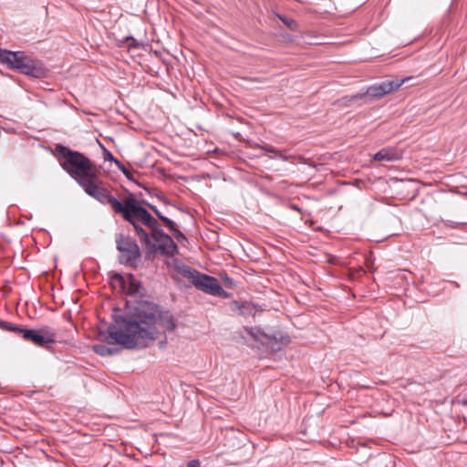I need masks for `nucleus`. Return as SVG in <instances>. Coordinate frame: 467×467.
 <instances>
[{
    "label": "nucleus",
    "mask_w": 467,
    "mask_h": 467,
    "mask_svg": "<svg viewBox=\"0 0 467 467\" xmlns=\"http://www.w3.org/2000/svg\"><path fill=\"white\" fill-rule=\"evenodd\" d=\"M113 317L116 325L108 327L109 338L129 349L146 348L154 342L160 330L171 332L176 327L170 311H161L149 302L140 303L132 317L114 315Z\"/></svg>",
    "instance_id": "nucleus-1"
},
{
    "label": "nucleus",
    "mask_w": 467,
    "mask_h": 467,
    "mask_svg": "<svg viewBox=\"0 0 467 467\" xmlns=\"http://www.w3.org/2000/svg\"><path fill=\"white\" fill-rule=\"evenodd\" d=\"M129 223L150 253L160 252L161 254L173 255L177 252L178 246L173 239L163 232L158 221L147 210L146 216L134 215Z\"/></svg>",
    "instance_id": "nucleus-2"
},
{
    "label": "nucleus",
    "mask_w": 467,
    "mask_h": 467,
    "mask_svg": "<svg viewBox=\"0 0 467 467\" xmlns=\"http://www.w3.org/2000/svg\"><path fill=\"white\" fill-rule=\"evenodd\" d=\"M99 179L97 175L90 178L80 185L85 192L96 199L102 204H109L115 213L122 215L127 222L131 221L134 215L146 216V209L142 207L133 196L126 198L123 202L117 200L110 192L99 184Z\"/></svg>",
    "instance_id": "nucleus-3"
},
{
    "label": "nucleus",
    "mask_w": 467,
    "mask_h": 467,
    "mask_svg": "<svg viewBox=\"0 0 467 467\" xmlns=\"http://www.w3.org/2000/svg\"><path fill=\"white\" fill-rule=\"evenodd\" d=\"M56 151L60 161L61 167L73 178L79 185H82L90 178L95 177L96 173L92 169V163L84 154L74 151L66 146L57 144Z\"/></svg>",
    "instance_id": "nucleus-4"
},
{
    "label": "nucleus",
    "mask_w": 467,
    "mask_h": 467,
    "mask_svg": "<svg viewBox=\"0 0 467 467\" xmlns=\"http://www.w3.org/2000/svg\"><path fill=\"white\" fill-rule=\"evenodd\" d=\"M0 56L2 64L8 68L36 78H42L46 74V69L42 65L26 56L25 52L6 50L3 51Z\"/></svg>",
    "instance_id": "nucleus-5"
},
{
    "label": "nucleus",
    "mask_w": 467,
    "mask_h": 467,
    "mask_svg": "<svg viewBox=\"0 0 467 467\" xmlns=\"http://www.w3.org/2000/svg\"><path fill=\"white\" fill-rule=\"evenodd\" d=\"M410 78H395L390 80H385L380 83H376L374 85L369 86L365 93H358L349 98H345L348 102H355L359 99H364L365 97H370L372 99H379L383 97L384 95L389 94L392 91L398 89L403 83L409 80Z\"/></svg>",
    "instance_id": "nucleus-6"
},
{
    "label": "nucleus",
    "mask_w": 467,
    "mask_h": 467,
    "mask_svg": "<svg viewBox=\"0 0 467 467\" xmlns=\"http://www.w3.org/2000/svg\"><path fill=\"white\" fill-rule=\"evenodd\" d=\"M117 249L120 253L119 262L134 266L140 259V251L136 242L130 236L119 234L116 236Z\"/></svg>",
    "instance_id": "nucleus-7"
},
{
    "label": "nucleus",
    "mask_w": 467,
    "mask_h": 467,
    "mask_svg": "<svg viewBox=\"0 0 467 467\" xmlns=\"http://www.w3.org/2000/svg\"><path fill=\"white\" fill-rule=\"evenodd\" d=\"M18 335L38 347H45L56 340V333L47 327L40 329H28L21 326Z\"/></svg>",
    "instance_id": "nucleus-8"
},
{
    "label": "nucleus",
    "mask_w": 467,
    "mask_h": 467,
    "mask_svg": "<svg viewBox=\"0 0 467 467\" xmlns=\"http://www.w3.org/2000/svg\"><path fill=\"white\" fill-rule=\"evenodd\" d=\"M192 285L199 290L212 295V296H221L226 297L227 295L223 291L219 281L211 275L198 273L195 279L192 282Z\"/></svg>",
    "instance_id": "nucleus-9"
},
{
    "label": "nucleus",
    "mask_w": 467,
    "mask_h": 467,
    "mask_svg": "<svg viewBox=\"0 0 467 467\" xmlns=\"http://www.w3.org/2000/svg\"><path fill=\"white\" fill-rule=\"evenodd\" d=\"M244 331L248 336L263 346H268L271 349L275 351L281 348L280 344L277 342L276 336H268L258 327H246Z\"/></svg>",
    "instance_id": "nucleus-10"
},
{
    "label": "nucleus",
    "mask_w": 467,
    "mask_h": 467,
    "mask_svg": "<svg viewBox=\"0 0 467 467\" xmlns=\"http://www.w3.org/2000/svg\"><path fill=\"white\" fill-rule=\"evenodd\" d=\"M168 266L171 271H172V275L174 278L179 279L180 277H184L190 280L192 283L195 279L199 271L190 267L189 265L182 263L177 259H172Z\"/></svg>",
    "instance_id": "nucleus-11"
},
{
    "label": "nucleus",
    "mask_w": 467,
    "mask_h": 467,
    "mask_svg": "<svg viewBox=\"0 0 467 467\" xmlns=\"http://www.w3.org/2000/svg\"><path fill=\"white\" fill-rule=\"evenodd\" d=\"M402 158V151L395 147H387L379 150L374 155L377 161H395Z\"/></svg>",
    "instance_id": "nucleus-12"
},
{
    "label": "nucleus",
    "mask_w": 467,
    "mask_h": 467,
    "mask_svg": "<svg viewBox=\"0 0 467 467\" xmlns=\"http://www.w3.org/2000/svg\"><path fill=\"white\" fill-rule=\"evenodd\" d=\"M233 306L234 310H237L244 317L254 316L256 312L254 306L249 302H234Z\"/></svg>",
    "instance_id": "nucleus-13"
},
{
    "label": "nucleus",
    "mask_w": 467,
    "mask_h": 467,
    "mask_svg": "<svg viewBox=\"0 0 467 467\" xmlns=\"http://www.w3.org/2000/svg\"><path fill=\"white\" fill-rule=\"evenodd\" d=\"M93 351L102 357L112 356L119 353V349L117 348H109L104 344H97L93 346Z\"/></svg>",
    "instance_id": "nucleus-14"
},
{
    "label": "nucleus",
    "mask_w": 467,
    "mask_h": 467,
    "mask_svg": "<svg viewBox=\"0 0 467 467\" xmlns=\"http://www.w3.org/2000/svg\"><path fill=\"white\" fill-rule=\"evenodd\" d=\"M140 283L137 281L132 275L130 277V287L127 289V294L132 296V295H138L140 292Z\"/></svg>",
    "instance_id": "nucleus-15"
},
{
    "label": "nucleus",
    "mask_w": 467,
    "mask_h": 467,
    "mask_svg": "<svg viewBox=\"0 0 467 467\" xmlns=\"http://www.w3.org/2000/svg\"><path fill=\"white\" fill-rule=\"evenodd\" d=\"M21 326L0 319V329L18 335Z\"/></svg>",
    "instance_id": "nucleus-16"
},
{
    "label": "nucleus",
    "mask_w": 467,
    "mask_h": 467,
    "mask_svg": "<svg viewBox=\"0 0 467 467\" xmlns=\"http://www.w3.org/2000/svg\"><path fill=\"white\" fill-rule=\"evenodd\" d=\"M150 208L154 212V213L161 219L164 224L168 227L169 230H173V221L169 218L163 216L161 212L153 205H150Z\"/></svg>",
    "instance_id": "nucleus-17"
},
{
    "label": "nucleus",
    "mask_w": 467,
    "mask_h": 467,
    "mask_svg": "<svg viewBox=\"0 0 467 467\" xmlns=\"http://www.w3.org/2000/svg\"><path fill=\"white\" fill-rule=\"evenodd\" d=\"M279 19L291 30L296 31L298 28V25L296 21L292 18H288L283 16H278Z\"/></svg>",
    "instance_id": "nucleus-18"
},
{
    "label": "nucleus",
    "mask_w": 467,
    "mask_h": 467,
    "mask_svg": "<svg viewBox=\"0 0 467 467\" xmlns=\"http://www.w3.org/2000/svg\"><path fill=\"white\" fill-rule=\"evenodd\" d=\"M115 165L117 168L122 171V173L130 179L131 177L130 171L124 166V164L120 161H115Z\"/></svg>",
    "instance_id": "nucleus-19"
},
{
    "label": "nucleus",
    "mask_w": 467,
    "mask_h": 467,
    "mask_svg": "<svg viewBox=\"0 0 467 467\" xmlns=\"http://www.w3.org/2000/svg\"><path fill=\"white\" fill-rule=\"evenodd\" d=\"M170 231L172 233V234L178 241L185 238L183 234L176 228L174 223H173V230H170Z\"/></svg>",
    "instance_id": "nucleus-20"
},
{
    "label": "nucleus",
    "mask_w": 467,
    "mask_h": 467,
    "mask_svg": "<svg viewBox=\"0 0 467 467\" xmlns=\"http://www.w3.org/2000/svg\"><path fill=\"white\" fill-rule=\"evenodd\" d=\"M104 160L105 161H112L115 163V161H119L118 159H116L112 153L110 151H109L108 150L104 149Z\"/></svg>",
    "instance_id": "nucleus-21"
},
{
    "label": "nucleus",
    "mask_w": 467,
    "mask_h": 467,
    "mask_svg": "<svg viewBox=\"0 0 467 467\" xmlns=\"http://www.w3.org/2000/svg\"><path fill=\"white\" fill-rule=\"evenodd\" d=\"M262 149L267 152L274 153L275 155L277 153L278 150L273 146L270 145H265L262 147Z\"/></svg>",
    "instance_id": "nucleus-22"
},
{
    "label": "nucleus",
    "mask_w": 467,
    "mask_h": 467,
    "mask_svg": "<svg viewBox=\"0 0 467 467\" xmlns=\"http://www.w3.org/2000/svg\"><path fill=\"white\" fill-rule=\"evenodd\" d=\"M275 157H277L283 161H288L291 158V156L283 154L282 151L279 150H278L277 153L275 154Z\"/></svg>",
    "instance_id": "nucleus-23"
},
{
    "label": "nucleus",
    "mask_w": 467,
    "mask_h": 467,
    "mask_svg": "<svg viewBox=\"0 0 467 467\" xmlns=\"http://www.w3.org/2000/svg\"><path fill=\"white\" fill-rule=\"evenodd\" d=\"M186 467H201L199 460H192L187 463Z\"/></svg>",
    "instance_id": "nucleus-24"
},
{
    "label": "nucleus",
    "mask_w": 467,
    "mask_h": 467,
    "mask_svg": "<svg viewBox=\"0 0 467 467\" xmlns=\"http://www.w3.org/2000/svg\"><path fill=\"white\" fill-rule=\"evenodd\" d=\"M114 281L118 283L120 286H123L124 280L120 275H116L114 276Z\"/></svg>",
    "instance_id": "nucleus-25"
},
{
    "label": "nucleus",
    "mask_w": 467,
    "mask_h": 467,
    "mask_svg": "<svg viewBox=\"0 0 467 467\" xmlns=\"http://www.w3.org/2000/svg\"><path fill=\"white\" fill-rule=\"evenodd\" d=\"M223 280L225 281V283H228V284H230V285H232V284H233V280H232V278H230V277H229V276H227V275H225V276L223 277Z\"/></svg>",
    "instance_id": "nucleus-26"
},
{
    "label": "nucleus",
    "mask_w": 467,
    "mask_h": 467,
    "mask_svg": "<svg viewBox=\"0 0 467 467\" xmlns=\"http://www.w3.org/2000/svg\"><path fill=\"white\" fill-rule=\"evenodd\" d=\"M3 51H6V49H1V48H0V54H1ZM0 63L2 64V57H1V56H0Z\"/></svg>",
    "instance_id": "nucleus-27"
},
{
    "label": "nucleus",
    "mask_w": 467,
    "mask_h": 467,
    "mask_svg": "<svg viewBox=\"0 0 467 467\" xmlns=\"http://www.w3.org/2000/svg\"><path fill=\"white\" fill-rule=\"evenodd\" d=\"M282 340H283V337H282ZM284 340H285L284 344H287L288 343V339L286 337L284 338Z\"/></svg>",
    "instance_id": "nucleus-28"
}]
</instances>
